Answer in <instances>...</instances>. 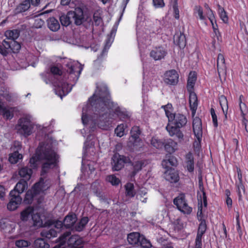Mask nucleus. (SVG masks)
<instances>
[{
  "mask_svg": "<svg viewBox=\"0 0 248 248\" xmlns=\"http://www.w3.org/2000/svg\"><path fill=\"white\" fill-rule=\"evenodd\" d=\"M90 101L92 105L97 103L100 107L98 111L100 115L99 116L97 115L95 116L97 119L95 120L94 123L102 129L107 130L109 128L116 117L122 121L130 118L126 111L122 109L111 100L109 92L106 88L99 89L98 92H96L90 97Z\"/></svg>",
  "mask_w": 248,
  "mask_h": 248,
  "instance_id": "obj_1",
  "label": "nucleus"
},
{
  "mask_svg": "<svg viewBox=\"0 0 248 248\" xmlns=\"http://www.w3.org/2000/svg\"><path fill=\"white\" fill-rule=\"evenodd\" d=\"M36 156L31 158V164H35L38 160H46L41 167V175L47 173L50 169H53L58 165L59 156L50 146L44 147L40 144L36 151Z\"/></svg>",
  "mask_w": 248,
  "mask_h": 248,
  "instance_id": "obj_2",
  "label": "nucleus"
},
{
  "mask_svg": "<svg viewBox=\"0 0 248 248\" xmlns=\"http://www.w3.org/2000/svg\"><path fill=\"white\" fill-rule=\"evenodd\" d=\"M50 72L56 80H53L49 74L42 73L41 75L44 82L46 84L52 83L56 94L61 98L66 95L71 91L72 87L66 81V77L63 76L62 78V70L57 66L52 65L50 67Z\"/></svg>",
  "mask_w": 248,
  "mask_h": 248,
  "instance_id": "obj_3",
  "label": "nucleus"
},
{
  "mask_svg": "<svg viewBox=\"0 0 248 248\" xmlns=\"http://www.w3.org/2000/svg\"><path fill=\"white\" fill-rule=\"evenodd\" d=\"M187 123V118L183 114L174 113L170 115L168 124L166 129L171 137H175L178 140L183 139L184 134L181 128L184 127Z\"/></svg>",
  "mask_w": 248,
  "mask_h": 248,
  "instance_id": "obj_4",
  "label": "nucleus"
},
{
  "mask_svg": "<svg viewBox=\"0 0 248 248\" xmlns=\"http://www.w3.org/2000/svg\"><path fill=\"white\" fill-rule=\"evenodd\" d=\"M60 20L63 26L67 27L73 22L76 25L79 26L86 20H88V18H85L82 8L77 7L74 11H69L66 15H62L60 17Z\"/></svg>",
  "mask_w": 248,
  "mask_h": 248,
  "instance_id": "obj_5",
  "label": "nucleus"
},
{
  "mask_svg": "<svg viewBox=\"0 0 248 248\" xmlns=\"http://www.w3.org/2000/svg\"><path fill=\"white\" fill-rule=\"evenodd\" d=\"M33 125L31 124L30 118L24 117L20 118L17 122L16 129L18 133L27 137L30 136L32 133Z\"/></svg>",
  "mask_w": 248,
  "mask_h": 248,
  "instance_id": "obj_6",
  "label": "nucleus"
},
{
  "mask_svg": "<svg viewBox=\"0 0 248 248\" xmlns=\"http://www.w3.org/2000/svg\"><path fill=\"white\" fill-rule=\"evenodd\" d=\"M64 65L69 75L72 76L73 81L76 82L82 70L81 65L78 62L68 60Z\"/></svg>",
  "mask_w": 248,
  "mask_h": 248,
  "instance_id": "obj_7",
  "label": "nucleus"
},
{
  "mask_svg": "<svg viewBox=\"0 0 248 248\" xmlns=\"http://www.w3.org/2000/svg\"><path fill=\"white\" fill-rule=\"evenodd\" d=\"M173 202L177 208L184 214L188 215L192 211V208L188 205L186 199V196L184 193H181L175 197L173 199Z\"/></svg>",
  "mask_w": 248,
  "mask_h": 248,
  "instance_id": "obj_8",
  "label": "nucleus"
},
{
  "mask_svg": "<svg viewBox=\"0 0 248 248\" xmlns=\"http://www.w3.org/2000/svg\"><path fill=\"white\" fill-rule=\"evenodd\" d=\"M130 161L128 156L115 153L111 158V166L113 171H119L124 168L126 163Z\"/></svg>",
  "mask_w": 248,
  "mask_h": 248,
  "instance_id": "obj_9",
  "label": "nucleus"
},
{
  "mask_svg": "<svg viewBox=\"0 0 248 248\" xmlns=\"http://www.w3.org/2000/svg\"><path fill=\"white\" fill-rule=\"evenodd\" d=\"M20 35V31L17 29L14 30H8L5 32V36L6 39L3 41V46H21L20 43L16 41Z\"/></svg>",
  "mask_w": 248,
  "mask_h": 248,
  "instance_id": "obj_10",
  "label": "nucleus"
},
{
  "mask_svg": "<svg viewBox=\"0 0 248 248\" xmlns=\"http://www.w3.org/2000/svg\"><path fill=\"white\" fill-rule=\"evenodd\" d=\"M141 132L139 126H134L132 127L130 131V137L128 142V144L129 146L133 147L136 148L141 147L142 140L140 137Z\"/></svg>",
  "mask_w": 248,
  "mask_h": 248,
  "instance_id": "obj_11",
  "label": "nucleus"
},
{
  "mask_svg": "<svg viewBox=\"0 0 248 248\" xmlns=\"http://www.w3.org/2000/svg\"><path fill=\"white\" fill-rule=\"evenodd\" d=\"M90 98L89 99V100H88L89 102V103L92 107H94V108L95 109V112L94 113L92 117V119H91L89 117L88 114H86L84 112L85 111V108H83V110H82L83 112H82V117H81L82 122L83 124L85 125V124H87L89 123V122L90 121H92V122L93 124V125L92 127V128H94L96 126H97L98 127H99L97 124H95L94 121H95V120H96L97 119L96 117H95V116H96L97 115V116H99L100 115V114L98 111L99 110L98 108H100V107H99V104L97 103H96L95 105H93V106L91 104V102L90 101Z\"/></svg>",
  "mask_w": 248,
  "mask_h": 248,
  "instance_id": "obj_12",
  "label": "nucleus"
},
{
  "mask_svg": "<svg viewBox=\"0 0 248 248\" xmlns=\"http://www.w3.org/2000/svg\"><path fill=\"white\" fill-rule=\"evenodd\" d=\"M179 75L175 70L167 71L164 74V81L170 85H176L178 82Z\"/></svg>",
  "mask_w": 248,
  "mask_h": 248,
  "instance_id": "obj_13",
  "label": "nucleus"
},
{
  "mask_svg": "<svg viewBox=\"0 0 248 248\" xmlns=\"http://www.w3.org/2000/svg\"><path fill=\"white\" fill-rule=\"evenodd\" d=\"M184 167L190 173L194 171V157L193 154L189 152L185 156Z\"/></svg>",
  "mask_w": 248,
  "mask_h": 248,
  "instance_id": "obj_14",
  "label": "nucleus"
},
{
  "mask_svg": "<svg viewBox=\"0 0 248 248\" xmlns=\"http://www.w3.org/2000/svg\"><path fill=\"white\" fill-rule=\"evenodd\" d=\"M14 146L16 148V150L11 154L9 157V161L12 164H16L19 160L22 159V155L19 154L18 150H20L22 147L21 144L19 142H15Z\"/></svg>",
  "mask_w": 248,
  "mask_h": 248,
  "instance_id": "obj_15",
  "label": "nucleus"
},
{
  "mask_svg": "<svg viewBox=\"0 0 248 248\" xmlns=\"http://www.w3.org/2000/svg\"><path fill=\"white\" fill-rule=\"evenodd\" d=\"M10 200L7 204V208L10 211L16 210L21 204L22 199L20 196H16L13 194H10Z\"/></svg>",
  "mask_w": 248,
  "mask_h": 248,
  "instance_id": "obj_16",
  "label": "nucleus"
},
{
  "mask_svg": "<svg viewBox=\"0 0 248 248\" xmlns=\"http://www.w3.org/2000/svg\"><path fill=\"white\" fill-rule=\"evenodd\" d=\"M46 183V181H45L44 178L41 177L39 181L34 184L31 189L38 195L46 190L50 186Z\"/></svg>",
  "mask_w": 248,
  "mask_h": 248,
  "instance_id": "obj_17",
  "label": "nucleus"
},
{
  "mask_svg": "<svg viewBox=\"0 0 248 248\" xmlns=\"http://www.w3.org/2000/svg\"><path fill=\"white\" fill-rule=\"evenodd\" d=\"M28 183L26 180H20L16 185L14 189L11 191L10 194H13L16 196H20V194L23 193L25 189L27 188Z\"/></svg>",
  "mask_w": 248,
  "mask_h": 248,
  "instance_id": "obj_18",
  "label": "nucleus"
},
{
  "mask_svg": "<svg viewBox=\"0 0 248 248\" xmlns=\"http://www.w3.org/2000/svg\"><path fill=\"white\" fill-rule=\"evenodd\" d=\"M165 179L171 183H175L179 180L178 172L174 169H170L166 171L164 174Z\"/></svg>",
  "mask_w": 248,
  "mask_h": 248,
  "instance_id": "obj_19",
  "label": "nucleus"
},
{
  "mask_svg": "<svg viewBox=\"0 0 248 248\" xmlns=\"http://www.w3.org/2000/svg\"><path fill=\"white\" fill-rule=\"evenodd\" d=\"M197 73L195 71H190L189 73L186 89L188 92H194V86L197 80Z\"/></svg>",
  "mask_w": 248,
  "mask_h": 248,
  "instance_id": "obj_20",
  "label": "nucleus"
},
{
  "mask_svg": "<svg viewBox=\"0 0 248 248\" xmlns=\"http://www.w3.org/2000/svg\"><path fill=\"white\" fill-rule=\"evenodd\" d=\"M167 52L164 47H155L150 52V55L155 61L160 60L165 57Z\"/></svg>",
  "mask_w": 248,
  "mask_h": 248,
  "instance_id": "obj_21",
  "label": "nucleus"
},
{
  "mask_svg": "<svg viewBox=\"0 0 248 248\" xmlns=\"http://www.w3.org/2000/svg\"><path fill=\"white\" fill-rule=\"evenodd\" d=\"M177 143L172 139L164 140V148L170 154L173 153L177 149Z\"/></svg>",
  "mask_w": 248,
  "mask_h": 248,
  "instance_id": "obj_22",
  "label": "nucleus"
},
{
  "mask_svg": "<svg viewBox=\"0 0 248 248\" xmlns=\"http://www.w3.org/2000/svg\"><path fill=\"white\" fill-rule=\"evenodd\" d=\"M189 103L190 109L192 113H195L198 107V98L194 92H188Z\"/></svg>",
  "mask_w": 248,
  "mask_h": 248,
  "instance_id": "obj_23",
  "label": "nucleus"
},
{
  "mask_svg": "<svg viewBox=\"0 0 248 248\" xmlns=\"http://www.w3.org/2000/svg\"><path fill=\"white\" fill-rule=\"evenodd\" d=\"M192 126L194 135H198L199 138L201 137L202 134V122L199 118L196 117L193 119Z\"/></svg>",
  "mask_w": 248,
  "mask_h": 248,
  "instance_id": "obj_24",
  "label": "nucleus"
},
{
  "mask_svg": "<svg viewBox=\"0 0 248 248\" xmlns=\"http://www.w3.org/2000/svg\"><path fill=\"white\" fill-rule=\"evenodd\" d=\"M140 236L141 235L139 232H133L127 235V239L129 244L134 247H138Z\"/></svg>",
  "mask_w": 248,
  "mask_h": 248,
  "instance_id": "obj_25",
  "label": "nucleus"
},
{
  "mask_svg": "<svg viewBox=\"0 0 248 248\" xmlns=\"http://www.w3.org/2000/svg\"><path fill=\"white\" fill-rule=\"evenodd\" d=\"M34 214V208L29 206L25 208L20 212V219L23 221H28Z\"/></svg>",
  "mask_w": 248,
  "mask_h": 248,
  "instance_id": "obj_26",
  "label": "nucleus"
},
{
  "mask_svg": "<svg viewBox=\"0 0 248 248\" xmlns=\"http://www.w3.org/2000/svg\"><path fill=\"white\" fill-rule=\"evenodd\" d=\"M32 173V170L27 167H23L19 169L18 174L22 178L21 180L29 181Z\"/></svg>",
  "mask_w": 248,
  "mask_h": 248,
  "instance_id": "obj_27",
  "label": "nucleus"
},
{
  "mask_svg": "<svg viewBox=\"0 0 248 248\" xmlns=\"http://www.w3.org/2000/svg\"><path fill=\"white\" fill-rule=\"evenodd\" d=\"M174 43L178 46H186V39L184 33H177L174 36Z\"/></svg>",
  "mask_w": 248,
  "mask_h": 248,
  "instance_id": "obj_28",
  "label": "nucleus"
},
{
  "mask_svg": "<svg viewBox=\"0 0 248 248\" xmlns=\"http://www.w3.org/2000/svg\"><path fill=\"white\" fill-rule=\"evenodd\" d=\"M31 7L30 0H24L18 4L15 9V13L18 14L27 11Z\"/></svg>",
  "mask_w": 248,
  "mask_h": 248,
  "instance_id": "obj_29",
  "label": "nucleus"
},
{
  "mask_svg": "<svg viewBox=\"0 0 248 248\" xmlns=\"http://www.w3.org/2000/svg\"><path fill=\"white\" fill-rule=\"evenodd\" d=\"M47 22L48 28L53 31H57L60 28L58 21L54 17L48 19Z\"/></svg>",
  "mask_w": 248,
  "mask_h": 248,
  "instance_id": "obj_30",
  "label": "nucleus"
},
{
  "mask_svg": "<svg viewBox=\"0 0 248 248\" xmlns=\"http://www.w3.org/2000/svg\"><path fill=\"white\" fill-rule=\"evenodd\" d=\"M219 99L220 105L225 115V119H227L228 110V101L227 98L225 95H222L219 97Z\"/></svg>",
  "mask_w": 248,
  "mask_h": 248,
  "instance_id": "obj_31",
  "label": "nucleus"
},
{
  "mask_svg": "<svg viewBox=\"0 0 248 248\" xmlns=\"http://www.w3.org/2000/svg\"><path fill=\"white\" fill-rule=\"evenodd\" d=\"M58 231L54 229L44 230L41 232V235L44 238L51 239L57 236Z\"/></svg>",
  "mask_w": 248,
  "mask_h": 248,
  "instance_id": "obj_32",
  "label": "nucleus"
},
{
  "mask_svg": "<svg viewBox=\"0 0 248 248\" xmlns=\"http://www.w3.org/2000/svg\"><path fill=\"white\" fill-rule=\"evenodd\" d=\"M76 221V217L72 215H67L63 220L64 226L66 228H70L73 226Z\"/></svg>",
  "mask_w": 248,
  "mask_h": 248,
  "instance_id": "obj_33",
  "label": "nucleus"
},
{
  "mask_svg": "<svg viewBox=\"0 0 248 248\" xmlns=\"http://www.w3.org/2000/svg\"><path fill=\"white\" fill-rule=\"evenodd\" d=\"M125 192V194L126 196L129 198L134 197L136 192L134 189V184L131 183H127L124 186Z\"/></svg>",
  "mask_w": 248,
  "mask_h": 248,
  "instance_id": "obj_34",
  "label": "nucleus"
},
{
  "mask_svg": "<svg viewBox=\"0 0 248 248\" xmlns=\"http://www.w3.org/2000/svg\"><path fill=\"white\" fill-rule=\"evenodd\" d=\"M144 162L142 161H137L134 162L132 166L133 170L131 172V176H135L143 167Z\"/></svg>",
  "mask_w": 248,
  "mask_h": 248,
  "instance_id": "obj_35",
  "label": "nucleus"
},
{
  "mask_svg": "<svg viewBox=\"0 0 248 248\" xmlns=\"http://www.w3.org/2000/svg\"><path fill=\"white\" fill-rule=\"evenodd\" d=\"M169 164L170 166H176L177 165V160L176 158L171 155H168L166 156V159L164 160L162 162V165L165 168H168V167L166 165V164Z\"/></svg>",
  "mask_w": 248,
  "mask_h": 248,
  "instance_id": "obj_36",
  "label": "nucleus"
},
{
  "mask_svg": "<svg viewBox=\"0 0 248 248\" xmlns=\"http://www.w3.org/2000/svg\"><path fill=\"white\" fill-rule=\"evenodd\" d=\"M37 195V194L32 189H29L26 193L24 201L26 203L31 204L33 201L34 198Z\"/></svg>",
  "mask_w": 248,
  "mask_h": 248,
  "instance_id": "obj_37",
  "label": "nucleus"
},
{
  "mask_svg": "<svg viewBox=\"0 0 248 248\" xmlns=\"http://www.w3.org/2000/svg\"><path fill=\"white\" fill-rule=\"evenodd\" d=\"M235 186L236 187V191L238 196V201H240L242 200V193L244 194L246 192L245 187L243 182H236Z\"/></svg>",
  "mask_w": 248,
  "mask_h": 248,
  "instance_id": "obj_38",
  "label": "nucleus"
},
{
  "mask_svg": "<svg viewBox=\"0 0 248 248\" xmlns=\"http://www.w3.org/2000/svg\"><path fill=\"white\" fill-rule=\"evenodd\" d=\"M109 47H103L101 54L97 57V58L94 61L93 64L95 66L97 67L103 61L104 58L107 56L108 49Z\"/></svg>",
  "mask_w": 248,
  "mask_h": 248,
  "instance_id": "obj_39",
  "label": "nucleus"
},
{
  "mask_svg": "<svg viewBox=\"0 0 248 248\" xmlns=\"http://www.w3.org/2000/svg\"><path fill=\"white\" fill-rule=\"evenodd\" d=\"M89 219L88 217H84L81 218L80 221L76 224L75 226V230L78 232L82 231L88 223Z\"/></svg>",
  "mask_w": 248,
  "mask_h": 248,
  "instance_id": "obj_40",
  "label": "nucleus"
},
{
  "mask_svg": "<svg viewBox=\"0 0 248 248\" xmlns=\"http://www.w3.org/2000/svg\"><path fill=\"white\" fill-rule=\"evenodd\" d=\"M34 248H49V245L44 238H38L34 243Z\"/></svg>",
  "mask_w": 248,
  "mask_h": 248,
  "instance_id": "obj_41",
  "label": "nucleus"
},
{
  "mask_svg": "<svg viewBox=\"0 0 248 248\" xmlns=\"http://www.w3.org/2000/svg\"><path fill=\"white\" fill-rule=\"evenodd\" d=\"M17 224L19 226V232L21 233H24L30 230L31 226L28 224V221L20 220Z\"/></svg>",
  "mask_w": 248,
  "mask_h": 248,
  "instance_id": "obj_42",
  "label": "nucleus"
},
{
  "mask_svg": "<svg viewBox=\"0 0 248 248\" xmlns=\"http://www.w3.org/2000/svg\"><path fill=\"white\" fill-rule=\"evenodd\" d=\"M15 47H0V53L3 56H7L9 54L12 53H17L19 51L21 47H16V51L14 50Z\"/></svg>",
  "mask_w": 248,
  "mask_h": 248,
  "instance_id": "obj_43",
  "label": "nucleus"
},
{
  "mask_svg": "<svg viewBox=\"0 0 248 248\" xmlns=\"http://www.w3.org/2000/svg\"><path fill=\"white\" fill-rule=\"evenodd\" d=\"M152 246L150 241L147 239L143 235H141L140 241L138 244V247H140L142 248H151Z\"/></svg>",
  "mask_w": 248,
  "mask_h": 248,
  "instance_id": "obj_44",
  "label": "nucleus"
},
{
  "mask_svg": "<svg viewBox=\"0 0 248 248\" xmlns=\"http://www.w3.org/2000/svg\"><path fill=\"white\" fill-rule=\"evenodd\" d=\"M0 114L6 120H11L14 117L13 112H11L10 110L6 108V107L3 108L0 111Z\"/></svg>",
  "mask_w": 248,
  "mask_h": 248,
  "instance_id": "obj_45",
  "label": "nucleus"
},
{
  "mask_svg": "<svg viewBox=\"0 0 248 248\" xmlns=\"http://www.w3.org/2000/svg\"><path fill=\"white\" fill-rule=\"evenodd\" d=\"M151 144L156 149H162L164 145V140H162L153 138L151 140Z\"/></svg>",
  "mask_w": 248,
  "mask_h": 248,
  "instance_id": "obj_46",
  "label": "nucleus"
},
{
  "mask_svg": "<svg viewBox=\"0 0 248 248\" xmlns=\"http://www.w3.org/2000/svg\"><path fill=\"white\" fill-rule=\"evenodd\" d=\"M106 181L115 186L119 185L121 183L120 180L114 174L108 175L106 178Z\"/></svg>",
  "mask_w": 248,
  "mask_h": 248,
  "instance_id": "obj_47",
  "label": "nucleus"
},
{
  "mask_svg": "<svg viewBox=\"0 0 248 248\" xmlns=\"http://www.w3.org/2000/svg\"><path fill=\"white\" fill-rule=\"evenodd\" d=\"M32 219L34 226L41 227L42 226L43 222L39 214H34L32 216Z\"/></svg>",
  "mask_w": 248,
  "mask_h": 248,
  "instance_id": "obj_48",
  "label": "nucleus"
},
{
  "mask_svg": "<svg viewBox=\"0 0 248 248\" xmlns=\"http://www.w3.org/2000/svg\"><path fill=\"white\" fill-rule=\"evenodd\" d=\"M217 7L220 18L224 23H227L228 21V17L226 12L225 11L224 8L221 7L220 5H218Z\"/></svg>",
  "mask_w": 248,
  "mask_h": 248,
  "instance_id": "obj_49",
  "label": "nucleus"
},
{
  "mask_svg": "<svg viewBox=\"0 0 248 248\" xmlns=\"http://www.w3.org/2000/svg\"><path fill=\"white\" fill-rule=\"evenodd\" d=\"M125 127V125L123 124L118 125L115 129V133L116 136L119 137H123L124 134Z\"/></svg>",
  "mask_w": 248,
  "mask_h": 248,
  "instance_id": "obj_50",
  "label": "nucleus"
},
{
  "mask_svg": "<svg viewBox=\"0 0 248 248\" xmlns=\"http://www.w3.org/2000/svg\"><path fill=\"white\" fill-rule=\"evenodd\" d=\"M197 216L200 219H199L201 222L202 220L204 219L203 218V216L202 214V197L201 196L200 197H198V210L197 212Z\"/></svg>",
  "mask_w": 248,
  "mask_h": 248,
  "instance_id": "obj_51",
  "label": "nucleus"
},
{
  "mask_svg": "<svg viewBox=\"0 0 248 248\" xmlns=\"http://www.w3.org/2000/svg\"><path fill=\"white\" fill-rule=\"evenodd\" d=\"M225 67V58L224 55L221 53L218 54L217 59V68L218 70L219 67Z\"/></svg>",
  "mask_w": 248,
  "mask_h": 248,
  "instance_id": "obj_52",
  "label": "nucleus"
},
{
  "mask_svg": "<svg viewBox=\"0 0 248 248\" xmlns=\"http://www.w3.org/2000/svg\"><path fill=\"white\" fill-rule=\"evenodd\" d=\"M206 229L207 225L206 224L205 220H202V221L200 222L199 224L197 232L202 234H204L206 232Z\"/></svg>",
  "mask_w": 248,
  "mask_h": 248,
  "instance_id": "obj_53",
  "label": "nucleus"
},
{
  "mask_svg": "<svg viewBox=\"0 0 248 248\" xmlns=\"http://www.w3.org/2000/svg\"><path fill=\"white\" fill-rule=\"evenodd\" d=\"M16 246L20 248L28 247L30 245V242L28 241L21 239L16 240L15 242Z\"/></svg>",
  "mask_w": 248,
  "mask_h": 248,
  "instance_id": "obj_54",
  "label": "nucleus"
},
{
  "mask_svg": "<svg viewBox=\"0 0 248 248\" xmlns=\"http://www.w3.org/2000/svg\"><path fill=\"white\" fill-rule=\"evenodd\" d=\"M210 113L212 118L213 125L215 127L217 128L218 126L217 118L215 109L213 108L210 109Z\"/></svg>",
  "mask_w": 248,
  "mask_h": 248,
  "instance_id": "obj_55",
  "label": "nucleus"
},
{
  "mask_svg": "<svg viewBox=\"0 0 248 248\" xmlns=\"http://www.w3.org/2000/svg\"><path fill=\"white\" fill-rule=\"evenodd\" d=\"M161 108H164L166 115L168 119L169 117H170V115L171 116V115H173L174 114L173 113H171L170 110V109H172V108L171 104H168L166 105L162 106Z\"/></svg>",
  "mask_w": 248,
  "mask_h": 248,
  "instance_id": "obj_56",
  "label": "nucleus"
},
{
  "mask_svg": "<svg viewBox=\"0 0 248 248\" xmlns=\"http://www.w3.org/2000/svg\"><path fill=\"white\" fill-rule=\"evenodd\" d=\"M113 30H112L110 33L109 35H108L107 36L106 40V44L105 45V46H110L112 42L114 40V37L113 36Z\"/></svg>",
  "mask_w": 248,
  "mask_h": 248,
  "instance_id": "obj_57",
  "label": "nucleus"
},
{
  "mask_svg": "<svg viewBox=\"0 0 248 248\" xmlns=\"http://www.w3.org/2000/svg\"><path fill=\"white\" fill-rule=\"evenodd\" d=\"M50 225H54V227L58 230V232L60 231L61 229L64 226L63 221L60 220H56L51 221Z\"/></svg>",
  "mask_w": 248,
  "mask_h": 248,
  "instance_id": "obj_58",
  "label": "nucleus"
},
{
  "mask_svg": "<svg viewBox=\"0 0 248 248\" xmlns=\"http://www.w3.org/2000/svg\"><path fill=\"white\" fill-rule=\"evenodd\" d=\"M195 12L197 13L201 20L205 19L204 16L203 15V10L201 6H196L194 8Z\"/></svg>",
  "mask_w": 248,
  "mask_h": 248,
  "instance_id": "obj_59",
  "label": "nucleus"
},
{
  "mask_svg": "<svg viewBox=\"0 0 248 248\" xmlns=\"http://www.w3.org/2000/svg\"><path fill=\"white\" fill-rule=\"evenodd\" d=\"M195 137L196 138V140L193 143V146L195 148L199 149L201 147V143L202 141V134H201V136H199V138L197 135H195Z\"/></svg>",
  "mask_w": 248,
  "mask_h": 248,
  "instance_id": "obj_60",
  "label": "nucleus"
},
{
  "mask_svg": "<svg viewBox=\"0 0 248 248\" xmlns=\"http://www.w3.org/2000/svg\"><path fill=\"white\" fill-rule=\"evenodd\" d=\"M78 237V236L77 235L71 236L68 240L67 243L68 246L71 248H72V247H75V242H76Z\"/></svg>",
  "mask_w": 248,
  "mask_h": 248,
  "instance_id": "obj_61",
  "label": "nucleus"
},
{
  "mask_svg": "<svg viewBox=\"0 0 248 248\" xmlns=\"http://www.w3.org/2000/svg\"><path fill=\"white\" fill-rule=\"evenodd\" d=\"M153 2L155 8H162L165 5L163 0H153Z\"/></svg>",
  "mask_w": 248,
  "mask_h": 248,
  "instance_id": "obj_62",
  "label": "nucleus"
},
{
  "mask_svg": "<svg viewBox=\"0 0 248 248\" xmlns=\"http://www.w3.org/2000/svg\"><path fill=\"white\" fill-rule=\"evenodd\" d=\"M240 110L241 111V115L243 116V118L245 117V112L247 111V107L245 103H241V104H239Z\"/></svg>",
  "mask_w": 248,
  "mask_h": 248,
  "instance_id": "obj_63",
  "label": "nucleus"
},
{
  "mask_svg": "<svg viewBox=\"0 0 248 248\" xmlns=\"http://www.w3.org/2000/svg\"><path fill=\"white\" fill-rule=\"evenodd\" d=\"M75 247H72V248H82L83 242L82 240L78 236L76 242H75Z\"/></svg>",
  "mask_w": 248,
  "mask_h": 248,
  "instance_id": "obj_64",
  "label": "nucleus"
}]
</instances>
